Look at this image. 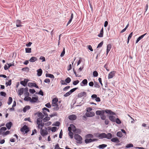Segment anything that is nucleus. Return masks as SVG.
Wrapping results in <instances>:
<instances>
[{"instance_id": "nucleus-1", "label": "nucleus", "mask_w": 149, "mask_h": 149, "mask_svg": "<svg viewBox=\"0 0 149 149\" xmlns=\"http://www.w3.org/2000/svg\"><path fill=\"white\" fill-rule=\"evenodd\" d=\"M105 113L109 114L112 115H115V113L110 110H97L96 112L97 115L100 116L102 120H105L106 116L104 114Z\"/></svg>"}, {"instance_id": "nucleus-2", "label": "nucleus", "mask_w": 149, "mask_h": 149, "mask_svg": "<svg viewBox=\"0 0 149 149\" xmlns=\"http://www.w3.org/2000/svg\"><path fill=\"white\" fill-rule=\"evenodd\" d=\"M74 138L77 141V143H81L82 139L81 137L78 134H75L74 135Z\"/></svg>"}, {"instance_id": "nucleus-3", "label": "nucleus", "mask_w": 149, "mask_h": 149, "mask_svg": "<svg viewBox=\"0 0 149 149\" xmlns=\"http://www.w3.org/2000/svg\"><path fill=\"white\" fill-rule=\"evenodd\" d=\"M40 134L42 136H45L48 134L47 128L42 129L40 130Z\"/></svg>"}, {"instance_id": "nucleus-4", "label": "nucleus", "mask_w": 149, "mask_h": 149, "mask_svg": "<svg viewBox=\"0 0 149 149\" xmlns=\"http://www.w3.org/2000/svg\"><path fill=\"white\" fill-rule=\"evenodd\" d=\"M20 130L22 132L25 131V133H27L29 131L28 126L26 125H24L21 128Z\"/></svg>"}, {"instance_id": "nucleus-5", "label": "nucleus", "mask_w": 149, "mask_h": 149, "mask_svg": "<svg viewBox=\"0 0 149 149\" xmlns=\"http://www.w3.org/2000/svg\"><path fill=\"white\" fill-rule=\"evenodd\" d=\"M116 73V71H113L110 72L109 74L108 78L110 79L113 78L115 76Z\"/></svg>"}, {"instance_id": "nucleus-6", "label": "nucleus", "mask_w": 149, "mask_h": 149, "mask_svg": "<svg viewBox=\"0 0 149 149\" xmlns=\"http://www.w3.org/2000/svg\"><path fill=\"white\" fill-rule=\"evenodd\" d=\"M76 129L75 126L73 124H71L70 126L68 127V130H72L74 132L76 131Z\"/></svg>"}, {"instance_id": "nucleus-7", "label": "nucleus", "mask_w": 149, "mask_h": 149, "mask_svg": "<svg viewBox=\"0 0 149 149\" xmlns=\"http://www.w3.org/2000/svg\"><path fill=\"white\" fill-rule=\"evenodd\" d=\"M97 140L96 139H88L86 138L85 139V142L86 143H88L95 141H97Z\"/></svg>"}, {"instance_id": "nucleus-8", "label": "nucleus", "mask_w": 149, "mask_h": 149, "mask_svg": "<svg viewBox=\"0 0 149 149\" xmlns=\"http://www.w3.org/2000/svg\"><path fill=\"white\" fill-rule=\"evenodd\" d=\"M87 93L85 92H81L78 94V97H81L83 96L86 97V96Z\"/></svg>"}, {"instance_id": "nucleus-9", "label": "nucleus", "mask_w": 149, "mask_h": 149, "mask_svg": "<svg viewBox=\"0 0 149 149\" xmlns=\"http://www.w3.org/2000/svg\"><path fill=\"white\" fill-rule=\"evenodd\" d=\"M58 99L57 97L54 98L52 100V106H54L56 105V104H58Z\"/></svg>"}, {"instance_id": "nucleus-10", "label": "nucleus", "mask_w": 149, "mask_h": 149, "mask_svg": "<svg viewBox=\"0 0 149 149\" xmlns=\"http://www.w3.org/2000/svg\"><path fill=\"white\" fill-rule=\"evenodd\" d=\"M28 85L29 86L32 87H34L37 88H39L38 87L37 85V84L35 83H29L28 84Z\"/></svg>"}, {"instance_id": "nucleus-11", "label": "nucleus", "mask_w": 149, "mask_h": 149, "mask_svg": "<svg viewBox=\"0 0 149 149\" xmlns=\"http://www.w3.org/2000/svg\"><path fill=\"white\" fill-rule=\"evenodd\" d=\"M95 113L93 112H86V115L87 117H91L94 116Z\"/></svg>"}, {"instance_id": "nucleus-12", "label": "nucleus", "mask_w": 149, "mask_h": 149, "mask_svg": "<svg viewBox=\"0 0 149 149\" xmlns=\"http://www.w3.org/2000/svg\"><path fill=\"white\" fill-rule=\"evenodd\" d=\"M68 118L70 120H74L76 119L77 116L74 114H72L68 116Z\"/></svg>"}, {"instance_id": "nucleus-13", "label": "nucleus", "mask_w": 149, "mask_h": 149, "mask_svg": "<svg viewBox=\"0 0 149 149\" xmlns=\"http://www.w3.org/2000/svg\"><path fill=\"white\" fill-rule=\"evenodd\" d=\"M43 112L45 116H48L47 112H49V110L47 108L44 107L42 109Z\"/></svg>"}, {"instance_id": "nucleus-14", "label": "nucleus", "mask_w": 149, "mask_h": 149, "mask_svg": "<svg viewBox=\"0 0 149 149\" xmlns=\"http://www.w3.org/2000/svg\"><path fill=\"white\" fill-rule=\"evenodd\" d=\"M88 83V81L86 79H84L83 80L82 82L80 83V85L81 86H84L87 85Z\"/></svg>"}, {"instance_id": "nucleus-15", "label": "nucleus", "mask_w": 149, "mask_h": 149, "mask_svg": "<svg viewBox=\"0 0 149 149\" xmlns=\"http://www.w3.org/2000/svg\"><path fill=\"white\" fill-rule=\"evenodd\" d=\"M38 100V97H32L31 98V102L32 103H34Z\"/></svg>"}, {"instance_id": "nucleus-16", "label": "nucleus", "mask_w": 149, "mask_h": 149, "mask_svg": "<svg viewBox=\"0 0 149 149\" xmlns=\"http://www.w3.org/2000/svg\"><path fill=\"white\" fill-rule=\"evenodd\" d=\"M53 107V109L54 111H57L59 109V106L58 105V104H57L56 105H55L54 106H52Z\"/></svg>"}, {"instance_id": "nucleus-17", "label": "nucleus", "mask_w": 149, "mask_h": 149, "mask_svg": "<svg viewBox=\"0 0 149 149\" xmlns=\"http://www.w3.org/2000/svg\"><path fill=\"white\" fill-rule=\"evenodd\" d=\"M111 141L113 142L116 143H118L120 142L119 140L117 137L111 139Z\"/></svg>"}, {"instance_id": "nucleus-18", "label": "nucleus", "mask_w": 149, "mask_h": 149, "mask_svg": "<svg viewBox=\"0 0 149 149\" xmlns=\"http://www.w3.org/2000/svg\"><path fill=\"white\" fill-rule=\"evenodd\" d=\"M37 58L35 56H33L29 59V61L31 62H33L37 60Z\"/></svg>"}, {"instance_id": "nucleus-19", "label": "nucleus", "mask_w": 149, "mask_h": 149, "mask_svg": "<svg viewBox=\"0 0 149 149\" xmlns=\"http://www.w3.org/2000/svg\"><path fill=\"white\" fill-rule=\"evenodd\" d=\"M109 120L112 122H115V121L116 118L114 116H110L109 117Z\"/></svg>"}, {"instance_id": "nucleus-20", "label": "nucleus", "mask_w": 149, "mask_h": 149, "mask_svg": "<svg viewBox=\"0 0 149 149\" xmlns=\"http://www.w3.org/2000/svg\"><path fill=\"white\" fill-rule=\"evenodd\" d=\"M12 125V122H10L6 124V126L8 130H9L10 129Z\"/></svg>"}, {"instance_id": "nucleus-21", "label": "nucleus", "mask_w": 149, "mask_h": 149, "mask_svg": "<svg viewBox=\"0 0 149 149\" xmlns=\"http://www.w3.org/2000/svg\"><path fill=\"white\" fill-rule=\"evenodd\" d=\"M106 136V134L105 133H102L99 134L98 136V137L100 139H102L103 138H105V136Z\"/></svg>"}, {"instance_id": "nucleus-22", "label": "nucleus", "mask_w": 149, "mask_h": 149, "mask_svg": "<svg viewBox=\"0 0 149 149\" xmlns=\"http://www.w3.org/2000/svg\"><path fill=\"white\" fill-rule=\"evenodd\" d=\"M103 33L104 29L103 28H102L100 31V33L98 34V36L99 37H102L103 36Z\"/></svg>"}, {"instance_id": "nucleus-23", "label": "nucleus", "mask_w": 149, "mask_h": 149, "mask_svg": "<svg viewBox=\"0 0 149 149\" xmlns=\"http://www.w3.org/2000/svg\"><path fill=\"white\" fill-rule=\"evenodd\" d=\"M37 124L38 125V129H41V130L42 129V128L44 126V123H38Z\"/></svg>"}, {"instance_id": "nucleus-24", "label": "nucleus", "mask_w": 149, "mask_h": 149, "mask_svg": "<svg viewBox=\"0 0 149 149\" xmlns=\"http://www.w3.org/2000/svg\"><path fill=\"white\" fill-rule=\"evenodd\" d=\"M30 109V107L29 106L27 105L23 109V111L24 112H26L27 110H29Z\"/></svg>"}, {"instance_id": "nucleus-25", "label": "nucleus", "mask_w": 149, "mask_h": 149, "mask_svg": "<svg viewBox=\"0 0 149 149\" xmlns=\"http://www.w3.org/2000/svg\"><path fill=\"white\" fill-rule=\"evenodd\" d=\"M111 48V44H109L107 46V54L110 51Z\"/></svg>"}, {"instance_id": "nucleus-26", "label": "nucleus", "mask_w": 149, "mask_h": 149, "mask_svg": "<svg viewBox=\"0 0 149 149\" xmlns=\"http://www.w3.org/2000/svg\"><path fill=\"white\" fill-rule=\"evenodd\" d=\"M105 138L108 139H111L112 138V134L110 133H108L107 134H106Z\"/></svg>"}, {"instance_id": "nucleus-27", "label": "nucleus", "mask_w": 149, "mask_h": 149, "mask_svg": "<svg viewBox=\"0 0 149 149\" xmlns=\"http://www.w3.org/2000/svg\"><path fill=\"white\" fill-rule=\"evenodd\" d=\"M21 22L19 20H17L16 22V25L17 27L22 26L21 25Z\"/></svg>"}, {"instance_id": "nucleus-28", "label": "nucleus", "mask_w": 149, "mask_h": 149, "mask_svg": "<svg viewBox=\"0 0 149 149\" xmlns=\"http://www.w3.org/2000/svg\"><path fill=\"white\" fill-rule=\"evenodd\" d=\"M37 75L38 76H41L42 74V70L41 69H39L37 70Z\"/></svg>"}, {"instance_id": "nucleus-29", "label": "nucleus", "mask_w": 149, "mask_h": 149, "mask_svg": "<svg viewBox=\"0 0 149 149\" xmlns=\"http://www.w3.org/2000/svg\"><path fill=\"white\" fill-rule=\"evenodd\" d=\"M24 88H22L18 90V93L19 95H22L24 92Z\"/></svg>"}, {"instance_id": "nucleus-30", "label": "nucleus", "mask_w": 149, "mask_h": 149, "mask_svg": "<svg viewBox=\"0 0 149 149\" xmlns=\"http://www.w3.org/2000/svg\"><path fill=\"white\" fill-rule=\"evenodd\" d=\"M38 116L39 118H43L44 117V115L41 112H39L37 113Z\"/></svg>"}, {"instance_id": "nucleus-31", "label": "nucleus", "mask_w": 149, "mask_h": 149, "mask_svg": "<svg viewBox=\"0 0 149 149\" xmlns=\"http://www.w3.org/2000/svg\"><path fill=\"white\" fill-rule=\"evenodd\" d=\"M93 135L91 134H88L85 136V137L87 139L93 138Z\"/></svg>"}, {"instance_id": "nucleus-32", "label": "nucleus", "mask_w": 149, "mask_h": 149, "mask_svg": "<svg viewBox=\"0 0 149 149\" xmlns=\"http://www.w3.org/2000/svg\"><path fill=\"white\" fill-rule=\"evenodd\" d=\"M107 146V145L106 144H102L98 146V148L100 149H103L106 147Z\"/></svg>"}, {"instance_id": "nucleus-33", "label": "nucleus", "mask_w": 149, "mask_h": 149, "mask_svg": "<svg viewBox=\"0 0 149 149\" xmlns=\"http://www.w3.org/2000/svg\"><path fill=\"white\" fill-rule=\"evenodd\" d=\"M43 119V118H38L37 120V124L43 123L42 122V119Z\"/></svg>"}, {"instance_id": "nucleus-34", "label": "nucleus", "mask_w": 149, "mask_h": 149, "mask_svg": "<svg viewBox=\"0 0 149 149\" xmlns=\"http://www.w3.org/2000/svg\"><path fill=\"white\" fill-rule=\"evenodd\" d=\"M69 132L68 134L71 139H72L73 137V134L72 132H71V130H68Z\"/></svg>"}, {"instance_id": "nucleus-35", "label": "nucleus", "mask_w": 149, "mask_h": 149, "mask_svg": "<svg viewBox=\"0 0 149 149\" xmlns=\"http://www.w3.org/2000/svg\"><path fill=\"white\" fill-rule=\"evenodd\" d=\"M133 35V32H131L127 38V44L128 43L129 40L132 37Z\"/></svg>"}, {"instance_id": "nucleus-36", "label": "nucleus", "mask_w": 149, "mask_h": 149, "mask_svg": "<svg viewBox=\"0 0 149 149\" xmlns=\"http://www.w3.org/2000/svg\"><path fill=\"white\" fill-rule=\"evenodd\" d=\"M116 135L117 136L121 137L123 136V134L121 132L119 131L117 132Z\"/></svg>"}, {"instance_id": "nucleus-37", "label": "nucleus", "mask_w": 149, "mask_h": 149, "mask_svg": "<svg viewBox=\"0 0 149 149\" xmlns=\"http://www.w3.org/2000/svg\"><path fill=\"white\" fill-rule=\"evenodd\" d=\"M46 77H48L52 78H54L53 75L50 74H46Z\"/></svg>"}, {"instance_id": "nucleus-38", "label": "nucleus", "mask_w": 149, "mask_h": 149, "mask_svg": "<svg viewBox=\"0 0 149 149\" xmlns=\"http://www.w3.org/2000/svg\"><path fill=\"white\" fill-rule=\"evenodd\" d=\"M50 119V118L48 116H46L43 119V121L44 122L49 120Z\"/></svg>"}, {"instance_id": "nucleus-39", "label": "nucleus", "mask_w": 149, "mask_h": 149, "mask_svg": "<svg viewBox=\"0 0 149 149\" xmlns=\"http://www.w3.org/2000/svg\"><path fill=\"white\" fill-rule=\"evenodd\" d=\"M26 52L27 53H31V48H26L25 49Z\"/></svg>"}, {"instance_id": "nucleus-40", "label": "nucleus", "mask_w": 149, "mask_h": 149, "mask_svg": "<svg viewBox=\"0 0 149 149\" xmlns=\"http://www.w3.org/2000/svg\"><path fill=\"white\" fill-rule=\"evenodd\" d=\"M13 101V99L12 97H9L8 98V105L10 104Z\"/></svg>"}, {"instance_id": "nucleus-41", "label": "nucleus", "mask_w": 149, "mask_h": 149, "mask_svg": "<svg viewBox=\"0 0 149 149\" xmlns=\"http://www.w3.org/2000/svg\"><path fill=\"white\" fill-rule=\"evenodd\" d=\"M94 87L97 88H99L100 87L99 83L96 81L94 82Z\"/></svg>"}, {"instance_id": "nucleus-42", "label": "nucleus", "mask_w": 149, "mask_h": 149, "mask_svg": "<svg viewBox=\"0 0 149 149\" xmlns=\"http://www.w3.org/2000/svg\"><path fill=\"white\" fill-rule=\"evenodd\" d=\"M65 82L67 83H69L71 81V79L68 77L65 80Z\"/></svg>"}, {"instance_id": "nucleus-43", "label": "nucleus", "mask_w": 149, "mask_h": 149, "mask_svg": "<svg viewBox=\"0 0 149 149\" xmlns=\"http://www.w3.org/2000/svg\"><path fill=\"white\" fill-rule=\"evenodd\" d=\"M115 121L117 124H121V121L118 118H117L115 120Z\"/></svg>"}, {"instance_id": "nucleus-44", "label": "nucleus", "mask_w": 149, "mask_h": 149, "mask_svg": "<svg viewBox=\"0 0 149 149\" xmlns=\"http://www.w3.org/2000/svg\"><path fill=\"white\" fill-rule=\"evenodd\" d=\"M93 76L95 77H97L98 75V73L97 71H95L93 72Z\"/></svg>"}, {"instance_id": "nucleus-45", "label": "nucleus", "mask_w": 149, "mask_h": 149, "mask_svg": "<svg viewBox=\"0 0 149 149\" xmlns=\"http://www.w3.org/2000/svg\"><path fill=\"white\" fill-rule=\"evenodd\" d=\"M78 89L77 88H73L72 89H71L70 91H69L70 93L71 94L72 93L74 92L75 91L77 90Z\"/></svg>"}, {"instance_id": "nucleus-46", "label": "nucleus", "mask_w": 149, "mask_h": 149, "mask_svg": "<svg viewBox=\"0 0 149 149\" xmlns=\"http://www.w3.org/2000/svg\"><path fill=\"white\" fill-rule=\"evenodd\" d=\"M31 97H25L24 98V100L26 101H30L31 102Z\"/></svg>"}, {"instance_id": "nucleus-47", "label": "nucleus", "mask_w": 149, "mask_h": 149, "mask_svg": "<svg viewBox=\"0 0 149 149\" xmlns=\"http://www.w3.org/2000/svg\"><path fill=\"white\" fill-rule=\"evenodd\" d=\"M20 83L22 85L24 86H25L26 85H27L26 84L25 82V81H21Z\"/></svg>"}, {"instance_id": "nucleus-48", "label": "nucleus", "mask_w": 149, "mask_h": 149, "mask_svg": "<svg viewBox=\"0 0 149 149\" xmlns=\"http://www.w3.org/2000/svg\"><path fill=\"white\" fill-rule=\"evenodd\" d=\"M0 95L1 96L4 97H6V93L3 91H1L0 92Z\"/></svg>"}, {"instance_id": "nucleus-49", "label": "nucleus", "mask_w": 149, "mask_h": 149, "mask_svg": "<svg viewBox=\"0 0 149 149\" xmlns=\"http://www.w3.org/2000/svg\"><path fill=\"white\" fill-rule=\"evenodd\" d=\"M79 82V81L78 80L74 81L73 82V84L74 85H76L78 84Z\"/></svg>"}, {"instance_id": "nucleus-50", "label": "nucleus", "mask_w": 149, "mask_h": 149, "mask_svg": "<svg viewBox=\"0 0 149 149\" xmlns=\"http://www.w3.org/2000/svg\"><path fill=\"white\" fill-rule=\"evenodd\" d=\"M45 106L48 108H50L52 106V104L51 105L50 103L49 102L47 103L45 105Z\"/></svg>"}, {"instance_id": "nucleus-51", "label": "nucleus", "mask_w": 149, "mask_h": 149, "mask_svg": "<svg viewBox=\"0 0 149 149\" xmlns=\"http://www.w3.org/2000/svg\"><path fill=\"white\" fill-rule=\"evenodd\" d=\"M65 54V48H63V51H62V52H61V54L60 55V56L61 57H62Z\"/></svg>"}, {"instance_id": "nucleus-52", "label": "nucleus", "mask_w": 149, "mask_h": 149, "mask_svg": "<svg viewBox=\"0 0 149 149\" xmlns=\"http://www.w3.org/2000/svg\"><path fill=\"white\" fill-rule=\"evenodd\" d=\"M29 91L30 93L32 94H33L36 92L34 89H30L29 90Z\"/></svg>"}, {"instance_id": "nucleus-53", "label": "nucleus", "mask_w": 149, "mask_h": 149, "mask_svg": "<svg viewBox=\"0 0 149 149\" xmlns=\"http://www.w3.org/2000/svg\"><path fill=\"white\" fill-rule=\"evenodd\" d=\"M133 146V145L132 144H128L126 146V148H129L132 147Z\"/></svg>"}, {"instance_id": "nucleus-54", "label": "nucleus", "mask_w": 149, "mask_h": 149, "mask_svg": "<svg viewBox=\"0 0 149 149\" xmlns=\"http://www.w3.org/2000/svg\"><path fill=\"white\" fill-rule=\"evenodd\" d=\"M6 84L7 85L10 86L11 84V80H9L8 82H6Z\"/></svg>"}, {"instance_id": "nucleus-55", "label": "nucleus", "mask_w": 149, "mask_h": 149, "mask_svg": "<svg viewBox=\"0 0 149 149\" xmlns=\"http://www.w3.org/2000/svg\"><path fill=\"white\" fill-rule=\"evenodd\" d=\"M103 43V41L101 42H100L98 45L97 48L100 47H101Z\"/></svg>"}, {"instance_id": "nucleus-56", "label": "nucleus", "mask_w": 149, "mask_h": 149, "mask_svg": "<svg viewBox=\"0 0 149 149\" xmlns=\"http://www.w3.org/2000/svg\"><path fill=\"white\" fill-rule=\"evenodd\" d=\"M97 95L96 94H93L91 96V98L92 99L94 100L97 97Z\"/></svg>"}, {"instance_id": "nucleus-57", "label": "nucleus", "mask_w": 149, "mask_h": 149, "mask_svg": "<svg viewBox=\"0 0 149 149\" xmlns=\"http://www.w3.org/2000/svg\"><path fill=\"white\" fill-rule=\"evenodd\" d=\"M71 94V93H70V92L69 91L67 93H66L65 94L64 96L65 97H67L70 95Z\"/></svg>"}, {"instance_id": "nucleus-58", "label": "nucleus", "mask_w": 149, "mask_h": 149, "mask_svg": "<svg viewBox=\"0 0 149 149\" xmlns=\"http://www.w3.org/2000/svg\"><path fill=\"white\" fill-rule=\"evenodd\" d=\"M60 82L62 85H67V84L66 83L65 81L63 80H61L60 81Z\"/></svg>"}, {"instance_id": "nucleus-59", "label": "nucleus", "mask_w": 149, "mask_h": 149, "mask_svg": "<svg viewBox=\"0 0 149 149\" xmlns=\"http://www.w3.org/2000/svg\"><path fill=\"white\" fill-rule=\"evenodd\" d=\"M55 149H63V148H61L59 147V145L58 144H56L55 146Z\"/></svg>"}, {"instance_id": "nucleus-60", "label": "nucleus", "mask_w": 149, "mask_h": 149, "mask_svg": "<svg viewBox=\"0 0 149 149\" xmlns=\"http://www.w3.org/2000/svg\"><path fill=\"white\" fill-rule=\"evenodd\" d=\"M40 59L42 60V62L45 61V58L43 56H40Z\"/></svg>"}, {"instance_id": "nucleus-61", "label": "nucleus", "mask_w": 149, "mask_h": 149, "mask_svg": "<svg viewBox=\"0 0 149 149\" xmlns=\"http://www.w3.org/2000/svg\"><path fill=\"white\" fill-rule=\"evenodd\" d=\"M44 82L46 83H49L50 82V80L49 79H46L44 80Z\"/></svg>"}, {"instance_id": "nucleus-62", "label": "nucleus", "mask_w": 149, "mask_h": 149, "mask_svg": "<svg viewBox=\"0 0 149 149\" xmlns=\"http://www.w3.org/2000/svg\"><path fill=\"white\" fill-rule=\"evenodd\" d=\"M52 124V122L50 121L46 123H45V125L47 126H48L50 125H51Z\"/></svg>"}, {"instance_id": "nucleus-63", "label": "nucleus", "mask_w": 149, "mask_h": 149, "mask_svg": "<svg viewBox=\"0 0 149 149\" xmlns=\"http://www.w3.org/2000/svg\"><path fill=\"white\" fill-rule=\"evenodd\" d=\"M56 127H52V132H55L56 131Z\"/></svg>"}, {"instance_id": "nucleus-64", "label": "nucleus", "mask_w": 149, "mask_h": 149, "mask_svg": "<svg viewBox=\"0 0 149 149\" xmlns=\"http://www.w3.org/2000/svg\"><path fill=\"white\" fill-rule=\"evenodd\" d=\"M72 69V65L71 64H70L69 66H68L67 70L68 71H69L71 70Z\"/></svg>"}]
</instances>
